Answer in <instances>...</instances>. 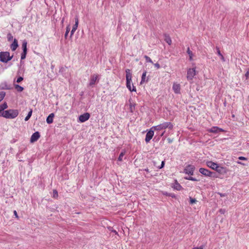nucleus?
Listing matches in <instances>:
<instances>
[{
	"label": "nucleus",
	"instance_id": "6",
	"mask_svg": "<svg viewBox=\"0 0 249 249\" xmlns=\"http://www.w3.org/2000/svg\"><path fill=\"white\" fill-rule=\"evenodd\" d=\"M199 172L202 174L203 175L206 176V177H213V178H216L217 177L215 176V173L209 171V170L204 168H200L199 169Z\"/></svg>",
	"mask_w": 249,
	"mask_h": 249
},
{
	"label": "nucleus",
	"instance_id": "4",
	"mask_svg": "<svg viewBox=\"0 0 249 249\" xmlns=\"http://www.w3.org/2000/svg\"><path fill=\"white\" fill-rule=\"evenodd\" d=\"M13 57V56H10V53L7 52H0V61L7 63L8 61L10 60Z\"/></svg>",
	"mask_w": 249,
	"mask_h": 249
},
{
	"label": "nucleus",
	"instance_id": "25",
	"mask_svg": "<svg viewBox=\"0 0 249 249\" xmlns=\"http://www.w3.org/2000/svg\"><path fill=\"white\" fill-rule=\"evenodd\" d=\"M8 107V106L6 103H4L3 104L0 105V113L5 111L4 109H6Z\"/></svg>",
	"mask_w": 249,
	"mask_h": 249
},
{
	"label": "nucleus",
	"instance_id": "8",
	"mask_svg": "<svg viewBox=\"0 0 249 249\" xmlns=\"http://www.w3.org/2000/svg\"><path fill=\"white\" fill-rule=\"evenodd\" d=\"M195 167L192 164L187 165L184 169V173L189 175H193Z\"/></svg>",
	"mask_w": 249,
	"mask_h": 249
},
{
	"label": "nucleus",
	"instance_id": "24",
	"mask_svg": "<svg viewBox=\"0 0 249 249\" xmlns=\"http://www.w3.org/2000/svg\"><path fill=\"white\" fill-rule=\"evenodd\" d=\"M216 49L217 50V53L220 57L221 60L223 62H225V58L223 56V55L222 54V53H221L219 48L218 47H216Z\"/></svg>",
	"mask_w": 249,
	"mask_h": 249
},
{
	"label": "nucleus",
	"instance_id": "36",
	"mask_svg": "<svg viewBox=\"0 0 249 249\" xmlns=\"http://www.w3.org/2000/svg\"><path fill=\"white\" fill-rule=\"evenodd\" d=\"M187 53L189 55H193V53L190 50L189 47L187 48Z\"/></svg>",
	"mask_w": 249,
	"mask_h": 249
},
{
	"label": "nucleus",
	"instance_id": "39",
	"mask_svg": "<svg viewBox=\"0 0 249 249\" xmlns=\"http://www.w3.org/2000/svg\"><path fill=\"white\" fill-rule=\"evenodd\" d=\"M164 164H165L164 161H162L161 165H160V166L159 167V169H161L162 168H163L164 167Z\"/></svg>",
	"mask_w": 249,
	"mask_h": 249
},
{
	"label": "nucleus",
	"instance_id": "11",
	"mask_svg": "<svg viewBox=\"0 0 249 249\" xmlns=\"http://www.w3.org/2000/svg\"><path fill=\"white\" fill-rule=\"evenodd\" d=\"M207 131L209 132L214 134H217L219 133V132H223L225 131L224 129L217 126H213L211 128L208 129Z\"/></svg>",
	"mask_w": 249,
	"mask_h": 249
},
{
	"label": "nucleus",
	"instance_id": "15",
	"mask_svg": "<svg viewBox=\"0 0 249 249\" xmlns=\"http://www.w3.org/2000/svg\"><path fill=\"white\" fill-rule=\"evenodd\" d=\"M172 89L176 94H179L180 93V85L179 84L174 83Z\"/></svg>",
	"mask_w": 249,
	"mask_h": 249
},
{
	"label": "nucleus",
	"instance_id": "16",
	"mask_svg": "<svg viewBox=\"0 0 249 249\" xmlns=\"http://www.w3.org/2000/svg\"><path fill=\"white\" fill-rule=\"evenodd\" d=\"M129 110L131 113H133L135 110L136 104L134 103L131 99L128 100Z\"/></svg>",
	"mask_w": 249,
	"mask_h": 249
},
{
	"label": "nucleus",
	"instance_id": "21",
	"mask_svg": "<svg viewBox=\"0 0 249 249\" xmlns=\"http://www.w3.org/2000/svg\"><path fill=\"white\" fill-rule=\"evenodd\" d=\"M18 47V40L16 38H15L13 42L11 45L10 48H11L12 51H15L17 49Z\"/></svg>",
	"mask_w": 249,
	"mask_h": 249
},
{
	"label": "nucleus",
	"instance_id": "5",
	"mask_svg": "<svg viewBox=\"0 0 249 249\" xmlns=\"http://www.w3.org/2000/svg\"><path fill=\"white\" fill-rule=\"evenodd\" d=\"M99 79L100 78L98 74H93L91 75L89 80V83L88 84V86L90 87H93L96 83L97 82H99Z\"/></svg>",
	"mask_w": 249,
	"mask_h": 249
},
{
	"label": "nucleus",
	"instance_id": "22",
	"mask_svg": "<svg viewBox=\"0 0 249 249\" xmlns=\"http://www.w3.org/2000/svg\"><path fill=\"white\" fill-rule=\"evenodd\" d=\"M53 113H51L47 118L46 122L48 124H52L53 122Z\"/></svg>",
	"mask_w": 249,
	"mask_h": 249
},
{
	"label": "nucleus",
	"instance_id": "37",
	"mask_svg": "<svg viewBox=\"0 0 249 249\" xmlns=\"http://www.w3.org/2000/svg\"><path fill=\"white\" fill-rule=\"evenodd\" d=\"M23 80V78L22 77H19L17 79V83H20L21 81H22Z\"/></svg>",
	"mask_w": 249,
	"mask_h": 249
},
{
	"label": "nucleus",
	"instance_id": "34",
	"mask_svg": "<svg viewBox=\"0 0 249 249\" xmlns=\"http://www.w3.org/2000/svg\"><path fill=\"white\" fill-rule=\"evenodd\" d=\"M196 202V200L195 198H193L192 197L190 198V203L193 204L195 203Z\"/></svg>",
	"mask_w": 249,
	"mask_h": 249
},
{
	"label": "nucleus",
	"instance_id": "23",
	"mask_svg": "<svg viewBox=\"0 0 249 249\" xmlns=\"http://www.w3.org/2000/svg\"><path fill=\"white\" fill-rule=\"evenodd\" d=\"M125 152H126V151L124 149H123V150H122V151L121 152V153L119 155V156L118 158V161H122L123 160V158L124 156V155H125Z\"/></svg>",
	"mask_w": 249,
	"mask_h": 249
},
{
	"label": "nucleus",
	"instance_id": "20",
	"mask_svg": "<svg viewBox=\"0 0 249 249\" xmlns=\"http://www.w3.org/2000/svg\"><path fill=\"white\" fill-rule=\"evenodd\" d=\"M172 187L174 188V189L177 190L178 191H180L182 188L181 185L178 182L177 180H175V182Z\"/></svg>",
	"mask_w": 249,
	"mask_h": 249
},
{
	"label": "nucleus",
	"instance_id": "7",
	"mask_svg": "<svg viewBox=\"0 0 249 249\" xmlns=\"http://www.w3.org/2000/svg\"><path fill=\"white\" fill-rule=\"evenodd\" d=\"M196 75V68H189L187 72V79L188 81H192Z\"/></svg>",
	"mask_w": 249,
	"mask_h": 249
},
{
	"label": "nucleus",
	"instance_id": "19",
	"mask_svg": "<svg viewBox=\"0 0 249 249\" xmlns=\"http://www.w3.org/2000/svg\"><path fill=\"white\" fill-rule=\"evenodd\" d=\"M146 73H147L146 71H144L142 74L141 81L140 82V84L141 85H142L144 83H146L148 81V78H146Z\"/></svg>",
	"mask_w": 249,
	"mask_h": 249
},
{
	"label": "nucleus",
	"instance_id": "43",
	"mask_svg": "<svg viewBox=\"0 0 249 249\" xmlns=\"http://www.w3.org/2000/svg\"><path fill=\"white\" fill-rule=\"evenodd\" d=\"M203 249V246H201L199 247H195V248H194L193 249Z\"/></svg>",
	"mask_w": 249,
	"mask_h": 249
},
{
	"label": "nucleus",
	"instance_id": "31",
	"mask_svg": "<svg viewBox=\"0 0 249 249\" xmlns=\"http://www.w3.org/2000/svg\"><path fill=\"white\" fill-rule=\"evenodd\" d=\"M5 95V93L4 91H0V102L3 100Z\"/></svg>",
	"mask_w": 249,
	"mask_h": 249
},
{
	"label": "nucleus",
	"instance_id": "26",
	"mask_svg": "<svg viewBox=\"0 0 249 249\" xmlns=\"http://www.w3.org/2000/svg\"><path fill=\"white\" fill-rule=\"evenodd\" d=\"M165 41L168 44L171 45L172 43V40L171 37L168 35H165Z\"/></svg>",
	"mask_w": 249,
	"mask_h": 249
},
{
	"label": "nucleus",
	"instance_id": "17",
	"mask_svg": "<svg viewBox=\"0 0 249 249\" xmlns=\"http://www.w3.org/2000/svg\"><path fill=\"white\" fill-rule=\"evenodd\" d=\"M206 165L209 167L212 168L213 170H215V169L217 167L218 164L212 161H208L206 162Z\"/></svg>",
	"mask_w": 249,
	"mask_h": 249
},
{
	"label": "nucleus",
	"instance_id": "41",
	"mask_svg": "<svg viewBox=\"0 0 249 249\" xmlns=\"http://www.w3.org/2000/svg\"><path fill=\"white\" fill-rule=\"evenodd\" d=\"M154 66H155L157 69H159V68H160V64H159V63H156L154 64Z\"/></svg>",
	"mask_w": 249,
	"mask_h": 249
},
{
	"label": "nucleus",
	"instance_id": "1",
	"mask_svg": "<svg viewBox=\"0 0 249 249\" xmlns=\"http://www.w3.org/2000/svg\"><path fill=\"white\" fill-rule=\"evenodd\" d=\"M173 124L171 122H163L157 125L153 126L152 129H155L156 132L154 138L158 136V139H160L164 135L166 129L171 130L173 129Z\"/></svg>",
	"mask_w": 249,
	"mask_h": 249
},
{
	"label": "nucleus",
	"instance_id": "32",
	"mask_svg": "<svg viewBox=\"0 0 249 249\" xmlns=\"http://www.w3.org/2000/svg\"><path fill=\"white\" fill-rule=\"evenodd\" d=\"M7 39L9 41H12L13 40V37L11 33H8L7 36Z\"/></svg>",
	"mask_w": 249,
	"mask_h": 249
},
{
	"label": "nucleus",
	"instance_id": "38",
	"mask_svg": "<svg viewBox=\"0 0 249 249\" xmlns=\"http://www.w3.org/2000/svg\"><path fill=\"white\" fill-rule=\"evenodd\" d=\"M109 230L111 231H112V232L114 233L115 234H118V232L116 230H113V228H112V227L109 228Z\"/></svg>",
	"mask_w": 249,
	"mask_h": 249
},
{
	"label": "nucleus",
	"instance_id": "47",
	"mask_svg": "<svg viewBox=\"0 0 249 249\" xmlns=\"http://www.w3.org/2000/svg\"><path fill=\"white\" fill-rule=\"evenodd\" d=\"M193 55H189V60L190 61H192L193 60Z\"/></svg>",
	"mask_w": 249,
	"mask_h": 249
},
{
	"label": "nucleus",
	"instance_id": "49",
	"mask_svg": "<svg viewBox=\"0 0 249 249\" xmlns=\"http://www.w3.org/2000/svg\"><path fill=\"white\" fill-rule=\"evenodd\" d=\"M220 194V196H225V194H221V193H220V194Z\"/></svg>",
	"mask_w": 249,
	"mask_h": 249
},
{
	"label": "nucleus",
	"instance_id": "46",
	"mask_svg": "<svg viewBox=\"0 0 249 249\" xmlns=\"http://www.w3.org/2000/svg\"><path fill=\"white\" fill-rule=\"evenodd\" d=\"M143 170L145 171H146V172H148V173L149 172V169L148 168L144 169H143Z\"/></svg>",
	"mask_w": 249,
	"mask_h": 249
},
{
	"label": "nucleus",
	"instance_id": "27",
	"mask_svg": "<svg viewBox=\"0 0 249 249\" xmlns=\"http://www.w3.org/2000/svg\"><path fill=\"white\" fill-rule=\"evenodd\" d=\"M33 112L32 109H30L29 112H28L27 115L26 116V117L24 119V120L25 121H27L29 120V119L31 118L32 114Z\"/></svg>",
	"mask_w": 249,
	"mask_h": 249
},
{
	"label": "nucleus",
	"instance_id": "33",
	"mask_svg": "<svg viewBox=\"0 0 249 249\" xmlns=\"http://www.w3.org/2000/svg\"><path fill=\"white\" fill-rule=\"evenodd\" d=\"M184 178L187 180H190L192 181H197V180L196 178L192 177H184Z\"/></svg>",
	"mask_w": 249,
	"mask_h": 249
},
{
	"label": "nucleus",
	"instance_id": "45",
	"mask_svg": "<svg viewBox=\"0 0 249 249\" xmlns=\"http://www.w3.org/2000/svg\"><path fill=\"white\" fill-rule=\"evenodd\" d=\"M14 213L15 216L16 217H18V214H17V213L16 211H14Z\"/></svg>",
	"mask_w": 249,
	"mask_h": 249
},
{
	"label": "nucleus",
	"instance_id": "13",
	"mask_svg": "<svg viewBox=\"0 0 249 249\" xmlns=\"http://www.w3.org/2000/svg\"><path fill=\"white\" fill-rule=\"evenodd\" d=\"M40 137V135L38 131L35 132L31 136V137L30 138L31 142H34L37 141L39 139Z\"/></svg>",
	"mask_w": 249,
	"mask_h": 249
},
{
	"label": "nucleus",
	"instance_id": "3",
	"mask_svg": "<svg viewBox=\"0 0 249 249\" xmlns=\"http://www.w3.org/2000/svg\"><path fill=\"white\" fill-rule=\"evenodd\" d=\"M125 72H126V87L130 91H136V89L135 87L133 86L132 89L131 88V79H132V73L131 72V70L129 69H126Z\"/></svg>",
	"mask_w": 249,
	"mask_h": 249
},
{
	"label": "nucleus",
	"instance_id": "28",
	"mask_svg": "<svg viewBox=\"0 0 249 249\" xmlns=\"http://www.w3.org/2000/svg\"><path fill=\"white\" fill-rule=\"evenodd\" d=\"M71 30V27H70V25H68L67 27H66V32H65V38L66 39L67 36H68V34L70 32Z\"/></svg>",
	"mask_w": 249,
	"mask_h": 249
},
{
	"label": "nucleus",
	"instance_id": "9",
	"mask_svg": "<svg viewBox=\"0 0 249 249\" xmlns=\"http://www.w3.org/2000/svg\"><path fill=\"white\" fill-rule=\"evenodd\" d=\"M154 131H155V130L152 129V127H151L149 130H147L145 139L146 143H148L152 139L154 136Z\"/></svg>",
	"mask_w": 249,
	"mask_h": 249
},
{
	"label": "nucleus",
	"instance_id": "18",
	"mask_svg": "<svg viewBox=\"0 0 249 249\" xmlns=\"http://www.w3.org/2000/svg\"><path fill=\"white\" fill-rule=\"evenodd\" d=\"M78 25V19L77 18H75V24L73 26L71 32V35H70V37H71L73 36L74 33L75 32V31L77 29Z\"/></svg>",
	"mask_w": 249,
	"mask_h": 249
},
{
	"label": "nucleus",
	"instance_id": "44",
	"mask_svg": "<svg viewBox=\"0 0 249 249\" xmlns=\"http://www.w3.org/2000/svg\"><path fill=\"white\" fill-rule=\"evenodd\" d=\"M249 71H247V72L245 74V76L247 78H248L249 77Z\"/></svg>",
	"mask_w": 249,
	"mask_h": 249
},
{
	"label": "nucleus",
	"instance_id": "50",
	"mask_svg": "<svg viewBox=\"0 0 249 249\" xmlns=\"http://www.w3.org/2000/svg\"><path fill=\"white\" fill-rule=\"evenodd\" d=\"M243 1H245V0H242Z\"/></svg>",
	"mask_w": 249,
	"mask_h": 249
},
{
	"label": "nucleus",
	"instance_id": "35",
	"mask_svg": "<svg viewBox=\"0 0 249 249\" xmlns=\"http://www.w3.org/2000/svg\"><path fill=\"white\" fill-rule=\"evenodd\" d=\"M53 197L55 198L58 196V193L57 191L56 190H54L53 191Z\"/></svg>",
	"mask_w": 249,
	"mask_h": 249
},
{
	"label": "nucleus",
	"instance_id": "48",
	"mask_svg": "<svg viewBox=\"0 0 249 249\" xmlns=\"http://www.w3.org/2000/svg\"><path fill=\"white\" fill-rule=\"evenodd\" d=\"M237 163L238 164H241V165H245V164H244V163H242V162H240V161H237Z\"/></svg>",
	"mask_w": 249,
	"mask_h": 249
},
{
	"label": "nucleus",
	"instance_id": "12",
	"mask_svg": "<svg viewBox=\"0 0 249 249\" xmlns=\"http://www.w3.org/2000/svg\"><path fill=\"white\" fill-rule=\"evenodd\" d=\"M90 114L89 113H85L79 116V122L84 123L89 119Z\"/></svg>",
	"mask_w": 249,
	"mask_h": 249
},
{
	"label": "nucleus",
	"instance_id": "29",
	"mask_svg": "<svg viewBox=\"0 0 249 249\" xmlns=\"http://www.w3.org/2000/svg\"><path fill=\"white\" fill-rule=\"evenodd\" d=\"M15 88L18 92H21L23 90V88L18 85H15Z\"/></svg>",
	"mask_w": 249,
	"mask_h": 249
},
{
	"label": "nucleus",
	"instance_id": "2",
	"mask_svg": "<svg viewBox=\"0 0 249 249\" xmlns=\"http://www.w3.org/2000/svg\"><path fill=\"white\" fill-rule=\"evenodd\" d=\"M18 109H8L0 113V116L4 117L6 119H14L18 115Z\"/></svg>",
	"mask_w": 249,
	"mask_h": 249
},
{
	"label": "nucleus",
	"instance_id": "42",
	"mask_svg": "<svg viewBox=\"0 0 249 249\" xmlns=\"http://www.w3.org/2000/svg\"><path fill=\"white\" fill-rule=\"evenodd\" d=\"M219 211V213H221V214H224V213H225V212H226V211H225V209H220Z\"/></svg>",
	"mask_w": 249,
	"mask_h": 249
},
{
	"label": "nucleus",
	"instance_id": "14",
	"mask_svg": "<svg viewBox=\"0 0 249 249\" xmlns=\"http://www.w3.org/2000/svg\"><path fill=\"white\" fill-rule=\"evenodd\" d=\"M215 171L216 172H217L218 173H220V174H223V175L226 174L228 171V170L226 167L219 166L218 164L217 165V167L215 169Z\"/></svg>",
	"mask_w": 249,
	"mask_h": 249
},
{
	"label": "nucleus",
	"instance_id": "40",
	"mask_svg": "<svg viewBox=\"0 0 249 249\" xmlns=\"http://www.w3.org/2000/svg\"><path fill=\"white\" fill-rule=\"evenodd\" d=\"M238 159L240 160H247V158H246V157H239L238 158Z\"/></svg>",
	"mask_w": 249,
	"mask_h": 249
},
{
	"label": "nucleus",
	"instance_id": "30",
	"mask_svg": "<svg viewBox=\"0 0 249 249\" xmlns=\"http://www.w3.org/2000/svg\"><path fill=\"white\" fill-rule=\"evenodd\" d=\"M144 57L145 59V60H146V62H149V63H152V64L153 63V62L152 60H151V59L149 56H148L147 55H144Z\"/></svg>",
	"mask_w": 249,
	"mask_h": 249
},
{
	"label": "nucleus",
	"instance_id": "10",
	"mask_svg": "<svg viewBox=\"0 0 249 249\" xmlns=\"http://www.w3.org/2000/svg\"><path fill=\"white\" fill-rule=\"evenodd\" d=\"M27 43L26 41H24L22 43V48L23 52L21 54V60H23L26 58L27 52Z\"/></svg>",
	"mask_w": 249,
	"mask_h": 249
}]
</instances>
